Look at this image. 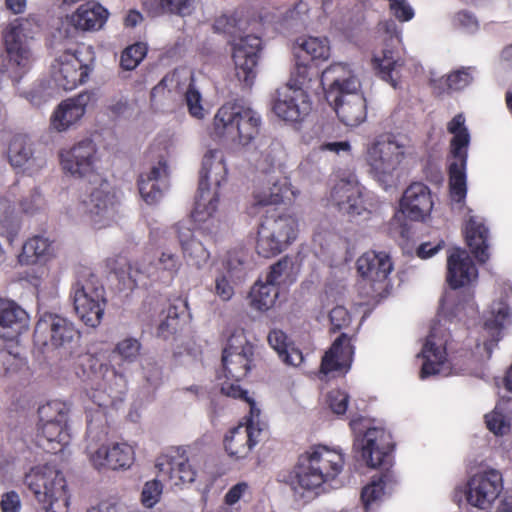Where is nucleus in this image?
<instances>
[{
  "label": "nucleus",
  "instance_id": "nucleus-33",
  "mask_svg": "<svg viewBox=\"0 0 512 512\" xmlns=\"http://www.w3.org/2000/svg\"><path fill=\"white\" fill-rule=\"evenodd\" d=\"M90 102L89 93L63 100L51 115V128L57 132L67 131L82 119Z\"/></svg>",
  "mask_w": 512,
  "mask_h": 512
},
{
  "label": "nucleus",
  "instance_id": "nucleus-57",
  "mask_svg": "<svg viewBox=\"0 0 512 512\" xmlns=\"http://www.w3.org/2000/svg\"><path fill=\"white\" fill-rule=\"evenodd\" d=\"M474 74L475 69L472 67H462L460 69H457L447 75V86L451 90H462L473 82Z\"/></svg>",
  "mask_w": 512,
  "mask_h": 512
},
{
  "label": "nucleus",
  "instance_id": "nucleus-3",
  "mask_svg": "<svg viewBox=\"0 0 512 512\" xmlns=\"http://www.w3.org/2000/svg\"><path fill=\"white\" fill-rule=\"evenodd\" d=\"M320 83L341 122L356 127L365 121L366 100L359 92V80L346 64L333 63L327 67L321 74Z\"/></svg>",
  "mask_w": 512,
  "mask_h": 512
},
{
  "label": "nucleus",
  "instance_id": "nucleus-58",
  "mask_svg": "<svg viewBox=\"0 0 512 512\" xmlns=\"http://www.w3.org/2000/svg\"><path fill=\"white\" fill-rule=\"evenodd\" d=\"M255 204L260 206L276 205L282 202V193L277 188V192H270L268 189V178L254 192Z\"/></svg>",
  "mask_w": 512,
  "mask_h": 512
},
{
  "label": "nucleus",
  "instance_id": "nucleus-39",
  "mask_svg": "<svg viewBox=\"0 0 512 512\" xmlns=\"http://www.w3.org/2000/svg\"><path fill=\"white\" fill-rule=\"evenodd\" d=\"M285 155V148L280 141L266 139L258 144L251 160L257 171L271 175L282 166Z\"/></svg>",
  "mask_w": 512,
  "mask_h": 512
},
{
  "label": "nucleus",
  "instance_id": "nucleus-56",
  "mask_svg": "<svg viewBox=\"0 0 512 512\" xmlns=\"http://www.w3.org/2000/svg\"><path fill=\"white\" fill-rule=\"evenodd\" d=\"M23 358L7 350L0 351V379L10 378L16 374L23 366Z\"/></svg>",
  "mask_w": 512,
  "mask_h": 512
},
{
  "label": "nucleus",
  "instance_id": "nucleus-23",
  "mask_svg": "<svg viewBox=\"0 0 512 512\" xmlns=\"http://www.w3.org/2000/svg\"><path fill=\"white\" fill-rule=\"evenodd\" d=\"M35 340L54 348H68L78 337L74 324L67 318L53 313H44L35 327Z\"/></svg>",
  "mask_w": 512,
  "mask_h": 512
},
{
  "label": "nucleus",
  "instance_id": "nucleus-47",
  "mask_svg": "<svg viewBox=\"0 0 512 512\" xmlns=\"http://www.w3.org/2000/svg\"><path fill=\"white\" fill-rule=\"evenodd\" d=\"M299 272L298 266L292 258L284 257L271 266L270 272L266 276V280L276 286L286 287L296 281Z\"/></svg>",
  "mask_w": 512,
  "mask_h": 512
},
{
  "label": "nucleus",
  "instance_id": "nucleus-46",
  "mask_svg": "<svg viewBox=\"0 0 512 512\" xmlns=\"http://www.w3.org/2000/svg\"><path fill=\"white\" fill-rule=\"evenodd\" d=\"M279 296V289L269 281H257L250 291V306L257 311L271 309Z\"/></svg>",
  "mask_w": 512,
  "mask_h": 512
},
{
  "label": "nucleus",
  "instance_id": "nucleus-11",
  "mask_svg": "<svg viewBox=\"0 0 512 512\" xmlns=\"http://www.w3.org/2000/svg\"><path fill=\"white\" fill-rule=\"evenodd\" d=\"M69 407L62 401L47 402L38 409L39 423L36 441L49 453L62 452L70 443Z\"/></svg>",
  "mask_w": 512,
  "mask_h": 512
},
{
  "label": "nucleus",
  "instance_id": "nucleus-32",
  "mask_svg": "<svg viewBox=\"0 0 512 512\" xmlns=\"http://www.w3.org/2000/svg\"><path fill=\"white\" fill-rule=\"evenodd\" d=\"M399 206L404 217L412 221H425L433 208L430 189L421 182L412 183L404 191Z\"/></svg>",
  "mask_w": 512,
  "mask_h": 512
},
{
  "label": "nucleus",
  "instance_id": "nucleus-21",
  "mask_svg": "<svg viewBox=\"0 0 512 512\" xmlns=\"http://www.w3.org/2000/svg\"><path fill=\"white\" fill-rule=\"evenodd\" d=\"M72 298L78 317L87 326H98L105 306L103 287L92 279L77 282L72 289Z\"/></svg>",
  "mask_w": 512,
  "mask_h": 512
},
{
  "label": "nucleus",
  "instance_id": "nucleus-27",
  "mask_svg": "<svg viewBox=\"0 0 512 512\" xmlns=\"http://www.w3.org/2000/svg\"><path fill=\"white\" fill-rule=\"evenodd\" d=\"M307 93L301 87L285 84L276 90L272 100L274 114L288 122L301 120L310 111Z\"/></svg>",
  "mask_w": 512,
  "mask_h": 512
},
{
  "label": "nucleus",
  "instance_id": "nucleus-24",
  "mask_svg": "<svg viewBox=\"0 0 512 512\" xmlns=\"http://www.w3.org/2000/svg\"><path fill=\"white\" fill-rule=\"evenodd\" d=\"M155 467L159 475L167 478L174 486L191 484L197 476L196 469L182 447H171L160 454L156 458Z\"/></svg>",
  "mask_w": 512,
  "mask_h": 512
},
{
  "label": "nucleus",
  "instance_id": "nucleus-15",
  "mask_svg": "<svg viewBox=\"0 0 512 512\" xmlns=\"http://www.w3.org/2000/svg\"><path fill=\"white\" fill-rule=\"evenodd\" d=\"M98 425L92 419L88 420L87 437L89 444L87 454L91 464L96 469L109 468L112 470L128 469L135 460V451L127 443H114L111 446H97V441L105 436L104 430L97 432Z\"/></svg>",
  "mask_w": 512,
  "mask_h": 512
},
{
  "label": "nucleus",
  "instance_id": "nucleus-4",
  "mask_svg": "<svg viewBox=\"0 0 512 512\" xmlns=\"http://www.w3.org/2000/svg\"><path fill=\"white\" fill-rule=\"evenodd\" d=\"M446 280L451 290L446 291L439 304L438 317L445 320L473 317L477 314V304L473 295L469 294L461 300L458 289L473 287L478 280V269L468 252L464 249L454 248L447 256Z\"/></svg>",
  "mask_w": 512,
  "mask_h": 512
},
{
  "label": "nucleus",
  "instance_id": "nucleus-18",
  "mask_svg": "<svg viewBox=\"0 0 512 512\" xmlns=\"http://www.w3.org/2000/svg\"><path fill=\"white\" fill-rule=\"evenodd\" d=\"M254 348L247 340L243 332L238 331L231 335L223 350L222 373L226 378L220 383V389L225 384L238 386V382L244 379L251 370Z\"/></svg>",
  "mask_w": 512,
  "mask_h": 512
},
{
  "label": "nucleus",
  "instance_id": "nucleus-25",
  "mask_svg": "<svg viewBox=\"0 0 512 512\" xmlns=\"http://www.w3.org/2000/svg\"><path fill=\"white\" fill-rule=\"evenodd\" d=\"M232 45L236 77L246 87H251L257 76L261 39L255 35H246L234 39Z\"/></svg>",
  "mask_w": 512,
  "mask_h": 512
},
{
  "label": "nucleus",
  "instance_id": "nucleus-9",
  "mask_svg": "<svg viewBox=\"0 0 512 512\" xmlns=\"http://www.w3.org/2000/svg\"><path fill=\"white\" fill-rule=\"evenodd\" d=\"M97 186L76 207L80 221L94 230L112 226L120 215V200L112 185L99 179Z\"/></svg>",
  "mask_w": 512,
  "mask_h": 512
},
{
  "label": "nucleus",
  "instance_id": "nucleus-54",
  "mask_svg": "<svg viewBox=\"0 0 512 512\" xmlns=\"http://www.w3.org/2000/svg\"><path fill=\"white\" fill-rule=\"evenodd\" d=\"M330 126H326L324 134L319 138L318 150L320 152L330 153L334 155L348 154L351 151V145L346 140H337L327 134Z\"/></svg>",
  "mask_w": 512,
  "mask_h": 512
},
{
  "label": "nucleus",
  "instance_id": "nucleus-22",
  "mask_svg": "<svg viewBox=\"0 0 512 512\" xmlns=\"http://www.w3.org/2000/svg\"><path fill=\"white\" fill-rule=\"evenodd\" d=\"M192 218L199 229L208 234L217 233L225 225L227 215L220 203V189L198 187Z\"/></svg>",
  "mask_w": 512,
  "mask_h": 512
},
{
  "label": "nucleus",
  "instance_id": "nucleus-53",
  "mask_svg": "<svg viewBox=\"0 0 512 512\" xmlns=\"http://www.w3.org/2000/svg\"><path fill=\"white\" fill-rule=\"evenodd\" d=\"M179 323V311L175 305H169L163 310L159 316V325L157 334L163 338H167L176 332Z\"/></svg>",
  "mask_w": 512,
  "mask_h": 512
},
{
  "label": "nucleus",
  "instance_id": "nucleus-36",
  "mask_svg": "<svg viewBox=\"0 0 512 512\" xmlns=\"http://www.w3.org/2000/svg\"><path fill=\"white\" fill-rule=\"evenodd\" d=\"M398 479L394 471L385 469L379 475H374L370 482L362 488L361 502L368 512L376 508L395 490Z\"/></svg>",
  "mask_w": 512,
  "mask_h": 512
},
{
  "label": "nucleus",
  "instance_id": "nucleus-38",
  "mask_svg": "<svg viewBox=\"0 0 512 512\" xmlns=\"http://www.w3.org/2000/svg\"><path fill=\"white\" fill-rule=\"evenodd\" d=\"M29 325L28 313L15 301L0 299V339L13 340Z\"/></svg>",
  "mask_w": 512,
  "mask_h": 512
},
{
  "label": "nucleus",
  "instance_id": "nucleus-62",
  "mask_svg": "<svg viewBox=\"0 0 512 512\" xmlns=\"http://www.w3.org/2000/svg\"><path fill=\"white\" fill-rule=\"evenodd\" d=\"M348 394L339 389L331 390L327 396V402L333 413L343 415L348 407Z\"/></svg>",
  "mask_w": 512,
  "mask_h": 512
},
{
  "label": "nucleus",
  "instance_id": "nucleus-20",
  "mask_svg": "<svg viewBox=\"0 0 512 512\" xmlns=\"http://www.w3.org/2000/svg\"><path fill=\"white\" fill-rule=\"evenodd\" d=\"M502 490V474L496 469L486 468L469 477L465 486V498L469 505L480 510H489Z\"/></svg>",
  "mask_w": 512,
  "mask_h": 512
},
{
  "label": "nucleus",
  "instance_id": "nucleus-14",
  "mask_svg": "<svg viewBox=\"0 0 512 512\" xmlns=\"http://www.w3.org/2000/svg\"><path fill=\"white\" fill-rule=\"evenodd\" d=\"M59 158L65 175L89 183H97L102 178L98 148L90 139L81 140L72 147L61 150Z\"/></svg>",
  "mask_w": 512,
  "mask_h": 512
},
{
  "label": "nucleus",
  "instance_id": "nucleus-55",
  "mask_svg": "<svg viewBox=\"0 0 512 512\" xmlns=\"http://www.w3.org/2000/svg\"><path fill=\"white\" fill-rule=\"evenodd\" d=\"M147 46L144 43H136L127 47L121 54L120 64L125 70L135 69L144 59Z\"/></svg>",
  "mask_w": 512,
  "mask_h": 512
},
{
  "label": "nucleus",
  "instance_id": "nucleus-28",
  "mask_svg": "<svg viewBox=\"0 0 512 512\" xmlns=\"http://www.w3.org/2000/svg\"><path fill=\"white\" fill-rule=\"evenodd\" d=\"M182 261L176 251L163 247L157 256L155 263L141 268L139 264L128 265V279L130 288L139 285L145 277L153 279H172L179 272Z\"/></svg>",
  "mask_w": 512,
  "mask_h": 512
},
{
  "label": "nucleus",
  "instance_id": "nucleus-10",
  "mask_svg": "<svg viewBox=\"0 0 512 512\" xmlns=\"http://www.w3.org/2000/svg\"><path fill=\"white\" fill-rule=\"evenodd\" d=\"M354 451L361 461L370 468L392 465L393 443L390 433L380 426H367L362 420H352Z\"/></svg>",
  "mask_w": 512,
  "mask_h": 512
},
{
  "label": "nucleus",
  "instance_id": "nucleus-60",
  "mask_svg": "<svg viewBox=\"0 0 512 512\" xmlns=\"http://www.w3.org/2000/svg\"><path fill=\"white\" fill-rule=\"evenodd\" d=\"M20 206L24 213L34 215L43 211L46 204L41 193L38 190H33L27 196L22 198Z\"/></svg>",
  "mask_w": 512,
  "mask_h": 512
},
{
  "label": "nucleus",
  "instance_id": "nucleus-1",
  "mask_svg": "<svg viewBox=\"0 0 512 512\" xmlns=\"http://www.w3.org/2000/svg\"><path fill=\"white\" fill-rule=\"evenodd\" d=\"M447 130L453 135L450 147L452 161L449 166L450 198L455 210H459L464 218V234L467 245L479 262L489 259V231L482 217L474 214L473 210L464 204L467 195L466 164L470 134L465 125L463 114L455 115L447 125Z\"/></svg>",
  "mask_w": 512,
  "mask_h": 512
},
{
  "label": "nucleus",
  "instance_id": "nucleus-59",
  "mask_svg": "<svg viewBox=\"0 0 512 512\" xmlns=\"http://www.w3.org/2000/svg\"><path fill=\"white\" fill-rule=\"evenodd\" d=\"M162 491L163 485L159 480L154 479L146 482L141 494V501L143 505L147 508L155 506L161 498Z\"/></svg>",
  "mask_w": 512,
  "mask_h": 512
},
{
  "label": "nucleus",
  "instance_id": "nucleus-52",
  "mask_svg": "<svg viewBox=\"0 0 512 512\" xmlns=\"http://www.w3.org/2000/svg\"><path fill=\"white\" fill-rule=\"evenodd\" d=\"M487 428L495 435H504L510 430V418L502 405L495 406L493 411L485 415Z\"/></svg>",
  "mask_w": 512,
  "mask_h": 512
},
{
  "label": "nucleus",
  "instance_id": "nucleus-5",
  "mask_svg": "<svg viewBox=\"0 0 512 512\" xmlns=\"http://www.w3.org/2000/svg\"><path fill=\"white\" fill-rule=\"evenodd\" d=\"M261 126L260 113L251 106L226 103L214 115L212 135L232 147L246 149L255 143Z\"/></svg>",
  "mask_w": 512,
  "mask_h": 512
},
{
  "label": "nucleus",
  "instance_id": "nucleus-44",
  "mask_svg": "<svg viewBox=\"0 0 512 512\" xmlns=\"http://www.w3.org/2000/svg\"><path fill=\"white\" fill-rule=\"evenodd\" d=\"M372 62L380 77L392 87L397 88L402 62L399 58H395L394 52L389 48L383 49L380 55H374Z\"/></svg>",
  "mask_w": 512,
  "mask_h": 512
},
{
  "label": "nucleus",
  "instance_id": "nucleus-49",
  "mask_svg": "<svg viewBox=\"0 0 512 512\" xmlns=\"http://www.w3.org/2000/svg\"><path fill=\"white\" fill-rule=\"evenodd\" d=\"M330 323L333 331L345 330L352 338L358 331L361 322L351 327L352 315L344 306H336L330 311Z\"/></svg>",
  "mask_w": 512,
  "mask_h": 512
},
{
  "label": "nucleus",
  "instance_id": "nucleus-51",
  "mask_svg": "<svg viewBox=\"0 0 512 512\" xmlns=\"http://www.w3.org/2000/svg\"><path fill=\"white\" fill-rule=\"evenodd\" d=\"M184 101L189 115L197 120H203L209 113L204 107L200 91L193 84L184 93Z\"/></svg>",
  "mask_w": 512,
  "mask_h": 512
},
{
  "label": "nucleus",
  "instance_id": "nucleus-2",
  "mask_svg": "<svg viewBox=\"0 0 512 512\" xmlns=\"http://www.w3.org/2000/svg\"><path fill=\"white\" fill-rule=\"evenodd\" d=\"M345 464V452L340 446L315 444L299 455L291 471L280 475V481L295 493L320 495L339 488Z\"/></svg>",
  "mask_w": 512,
  "mask_h": 512
},
{
  "label": "nucleus",
  "instance_id": "nucleus-43",
  "mask_svg": "<svg viewBox=\"0 0 512 512\" xmlns=\"http://www.w3.org/2000/svg\"><path fill=\"white\" fill-rule=\"evenodd\" d=\"M268 343L285 364L293 367L302 364L304 360L302 352L288 341L287 335L282 330L274 329L270 331Z\"/></svg>",
  "mask_w": 512,
  "mask_h": 512
},
{
  "label": "nucleus",
  "instance_id": "nucleus-61",
  "mask_svg": "<svg viewBox=\"0 0 512 512\" xmlns=\"http://www.w3.org/2000/svg\"><path fill=\"white\" fill-rule=\"evenodd\" d=\"M54 95L53 89L46 86L44 83H40L32 87L28 92H26V99L33 106H41L47 103Z\"/></svg>",
  "mask_w": 512,
  "mask_h": 512
},
{
  "label": "nucleus",
  "instance_id": "nucleus-26",
  "mask_svg": "<svg viewBox=\"0 0 512 512\" xmlns=\"http://www.w3.org/2000/svg\"><path fill=\"white\" fill-rule=\"evenodd\" d=\"M331 203L351 219L368 213L363 200V187L354 174L342 177L330 193Z\"/></svg>",
  "mask_w": 512,
  "mask_h": 512
},
{
  "label": "nucleus",
  "instance_id": "nucleus-16",
  "mask_svg": "<svg viewBox=\"0 0 512 512\" xmlns=\"http://www.w3.org/2000/svg\"><path fill=\"white\" fill-rule=\"evenodd\" d=\"M298 232V220L292 215L267 218L258 229V254L265 258L278 255L295 241Z\"/></svg>",
  "mask_w": 512,
  "mask_h": 512
},
{
  "label": "nucleus",
  "instance_id": "nucleus-37",
  "mask_svg": "<svg viewBox=\"0 0 512 512\" xmlns=\"http://www.w3.org/2000/svg\"><path fill=\"white\" fill-rule=\"evenodd\" d=\"M109 15V11L100 3L87 1L67 16V20L78 31L96 32L105 26Z\"/></svg>",
  "mask_w": 512,
  "mask_h": 512
},
{
  "label": "nucleus",
  "instance_id": "nucleus-45",
  "mask_svg": "<svg viewBox=\"0 0 512 512\" xmlns=\"http://www.w3.org/2000/svg\"><path fill=\"white\" fill-rule=\"evenodd\" d=\"M51 253V242L43 236L28 239L22 247L18 260L23 265L34 264L46 260Z\"/></svg>",
  "mask_w": 512,
  "mask_h": 512
},
{
  "label": "nucleus",
  "instance_id": "nucleus-29",
  "mask_svg": "<svg viewBox=\"0 0 512 512\" xmlns=\"http://www.w3.org/2000/svg\"><path fill=\"white\" fill-rule=\"evenodd\" d=\"M357 269L380 295L389 286L388 276L393 270V263L386 252L368 251L358 258Z\"/></svg>",
  "mask_w": 512,
  "mask_h": 512
},
{
  "label": "nucleus",
  "instance_id": "nucleus-13",
  "mask_svg": "<svg viewBox=\"0 0 512 512\" xmlns=\"http://www.w3.org/2000/svg\"><path fill=\"white\" fill-rule=\"evenodd\" d=\"M441 321L452 322V320H445L439 317L438 322L432 326L422 350L418 355L422 360L420 372L422 379L432 375L449 376L460 372L447 358L446 348L450 338V332Z\"/></svg>",
  "mask_w": 512,
  "mask_h": 512
},
{
  "label": "nucleus",
  "instance_id": "nucleus-34",
  "mask_svg": "<svg viewBox=\"0 0 512 512\" xmlns=\"http://www.w3.org/2000/svg\"><path fill=\"white\" fill-rule=\"evenodd\" d=\"M169 173V164L161 157L147 172L139 176V193L147 204H155L161 199L168 187Z\"/></svg>",
  "mask_w": 512,
  "mask_h": 512
},
{
  "label": "nucleus",
  "instance_id": "nucleus-41",
  "mask_svg": "<svg viewBox=\"0 0 512 512\" xmlns=\"http://www.w3.org/2000/svg\"><path fill=\"white\" fill-rule=\"evenodd\" d=\"M193 85V73L190 69L182 67L167 74L151 91V97L156 100L158 96L167 92L168 96L183 94Z\"/></svg>",
  "mask_w": 512,
  "mask_h": 512
},
{
  "label": "nucleus",
  "instance_id": "nucleus-7",
  "mask_svg": "<svg viewBox=\"0 0 512 512\" xmlns=\"http://www.w3.org/2000/svg\"><path fill=\"white\" fill-rule=\"evenodd\" d=\"M94 67L93 48L79 44L56 54L50 65V76L58 88L71 91L88 81Z\"/></svg>",
  "mask_w": 512,
  "mask_h": 512
},
{
  "label": "nucleus",
  "instance_id": "nucleus-50",
  "mask_svg": "<svg viewBox=\"0 0 512 512\" xmlns=\"http://www.w3.org/2000/svg\"><path fill=\"white\" fill-rule=\"evenodd\" d=\"M141 344L136 338L128 337L119 341L114 350L113 356L118 357L122 364H131L140 355Z\"/></svg>",
  "mask_w": 512,
  "mask_h": 512
},
{
  "label": "nucleus",
  "instance_id": "nucleus-42",
  "mask_svg": "<svg viewBox=\"0 0 512 512\" xmlns=\"http://www.w3.org/2000/svg\"><path fill=\"white\" fill-rule=\"evenodd\" d=\"M294 58L305 53L312 60L325 61L330 57V42L326 37H299L292 46Z\"/></svg>",
  "mask_w": 512,
  "mask_h": 512
},
{
  "label": "nucleus",
  "instance_id": "nucleus-30",
  "mask_svg": "<svg viewBox=\"0 0 512 512\" xmlns=\"http://www.w3.org/2000/svg\"><path fill=\"white\" fill-rule=\"evenodd\" d=\"M512 297V288L504 286L499 298L495 299L483 316L484 329L494 341H499L504 331L512 326V308L508 299Z\"/></svg>",
  "mask_w": 512,
  "mask_h": 512
},
{
  "label": "nucleus",
  "instance_id": "nucleus-31",
  "mask_svg": "<svg viewBox=\"0 0 512 512\" xmlns=\"http://www.w3.org/2000/svg\"><path fill=\"white\" fill-rule=\"evenodd\" d=\"M353 355L354 348L351 344V337L348 333L342 332L323 355L321 374L328 377L346 374L351 367Z\"/></svg>",
  "mask_w": 512,
  "mask_h": 512
},
{
  "label": "nucleus",
  "instance_id": "nucleus-8",
  "mask_svg": "<svg viewBox=\"0 0 512 512\" xmlns=\"http://www.w3.org/2000/svg\"><path fill=\"white\" fill-rule=\"evenodd\" d=\"M222 393L229 397L243 399L249 406L246 422L231 429L224 439L225 450L230 457L245 458L259 442L265 426L264 422L260 420V409L248 392L238 386L225 384L222 386Z\"/></svg>",
  "mask_w": 512,
  "mask_h": 512
},
{
  "label": "nucleus",
  "instance_id": "nucleus-12",
  "mask_svg": "<svg viewBox=\"0 0 512 512\" xmlns=\"http://www.w3.org/2000/svg\"><path fill=\"white\" fill-rule=\"evenodd\" d=\"M407 145L388 136L377 139L367 147L365 161L368 172L385 189L396 180V171L405 158Z\"/></svg>",
  "mask_w": 512,
  "mask_h": 512
},
{
  "label": "nucleus",
  "instance_id": "nucleus-6",
  "mask_svg": "<svg viewBox=\"0 0 512 512\" xmlns=\"http://www.w3.org/2000/svg\"><path fill=\"white\" fill-rule=\"evenodd\" d=\"M24 484L44 512H69L70 492L65 476L57 467L49 464L32 467L24 477Z\"/></svg>",
  "mask_w": 512,
  "mask_h": 512
},
{
  "label": "nucleus",
  "instance_id": "nucleus-48",
  "mask_svg": "<svg viewBox=\"0 0 512 512\" xmlns=\"http://www.w3.org/2000/svg\"><path fill=\"white\" fill-rule=\"evenodd\" d=\"M33 151L29 138L25 135H14L9 143L8 158L12 166L23 167L32 160Z\"/></svg>",
  "mask_w": 512,
  "mask_h": 512
},
{
  "label": "nucleus",
  "instance_id": "nucleus-64",
  "mask_svg": "<svg viewBox=\"0 0 512 512\" xmlns=\"http://www.w3.org/2000/svg\"><path fill=\"white\" fill-rule=\"evenodd\" d=\"M453 22L455 26L470 34L477 32L479 29V22L476 16L466 10L457 12L454 15Z\"/></svg>",
  "mask_w": 512,
  "mask_h": 512
},
{
  "label": "nucleus",
  "instance_id": "nucleus-63",
  "mask_svg": "<svg viewBox=\"0 0 512 512\" xmlns=\"http://www.w3.org/2000/svg\"><path fill=\"white\" fill-rule=\"evenodd\" d=\"M231 276L226 272L219 273L215 278L214 293L222 300L229 301L234 295V287L231 283Z\"/></svg>",
  "mask_w": 512,
  "mask_h": 512
},
{
  "label": "nucleus",
  "instance_id": "nucleus-17",
  "mask_svg": "<svg viewBox=\"0 0 512 512\" xmlns=\"http://www.w3.org/2000/svg\"><path fill=\"white\" fill-rule=\"evenodd\" d=\"M34 26V17H18L7 22L1 31L9 61L20 70L28 69L32 62L28 41L33 38Z\"/></svg>",
  "mask_w": 512,
  "mask_h": 512
},
{
  "label": "nucleus",
  "instance_id": "nucleus-19",
  "mask_svg": "<svg viewBox=\"0 0 512 512\" xmlns=\"http://www.w3.org/2000/svg\"><path fill=\"white\" fill-rule=\"evenodd\" d=\"M81 363L89 365L94 377L102 381L90 396L94 403L100 408H107L122 402L126 391V379L122 373H118L106 364L99 363L91 355L83 356Z\"/></svg>",
  "mask_w": 512,
  "mask_h": 512
},
{
  "label": "nucleus",
  "instance_id": "nucleus-35",
  "mask_svg": "<svg viewBox=\"0 0 512 512\" xmlns=\"http://www.w3.org/2000/svg\"><path fill=\"white\" fill-rule=\"evenodd\" d=\"M228 168L224 151L220 148L208 149L201 161L199 186L202 189H220L227 181Z\"/></svg>",
  "mask_w": 512,
  "mask_h": 512
},
{
  "label": "nucleus",
  "instance_id": "nucleus-40",
  "mask_svg": "<svg viewBox=\"0 0 512 512\" xmlns=\"http://www.w3.org/2000/svg\"><path fill=\"white\" fill-rule=\"evenodd\" d=\"M174 231L186 262L198 269L203 268L210 258V252L194 237L191 228L185 223H178L174 227Z\"/></svg>",
  "mask_w": 512,
  "mask_h": 512
}]
</instances>
